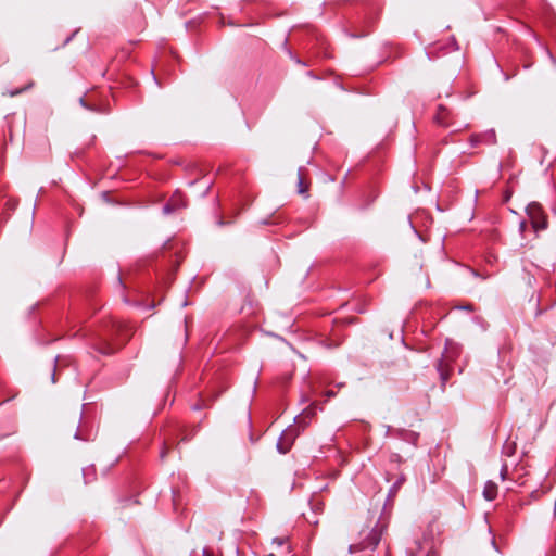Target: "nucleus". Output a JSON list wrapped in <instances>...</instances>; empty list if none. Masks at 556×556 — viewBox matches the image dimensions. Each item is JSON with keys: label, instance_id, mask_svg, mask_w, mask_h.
Wrapping results in <instances>:
<instances>
[{"label": "nucleus", "instance_id": "a211bd4d", "mask_svg": "<svg viewBox=\"0 0 556 556\" xmlns=\"http://www.w3.org/2000/svg\"><path fill=\"white\" fill-rule=\"evenodd\" d=\"M273 543H276L278 546H282L285 544V539H282V538H275L273 540Z\"/></svg>", "mask_w": 556, "mask_h": 556}, {"label": "nucleus", "instance_id": "7c9ffc66", "mask_svg": "<svg viewBox=\"0 0 556 556\" xmlns=\"http://www.w3.org/2000/svg\"><path fill=\"white\" fill-rule=\"evenodd\" d=\"M309 522H313V523H317V520H311L308 518H306Z\"/></svg>", "mask_w": 556, "mask_h": 556}, {"label": "nucleus", "instance_id": "393cba45", "mask_svg": "<svg viewBox=\"0 0 556 556\" xmlns=\"http://www.w3.org/2000/svg\"><path fill=\"white\" fill-rule=\"evenodd\" d=\"M308 401H309V397L307 395H302V397H301L302 403H307Z\"/></svg>", "mask_w": 556, "mask_h": 556}, {"label": "nucleus", "instance_id": "ddd939ff", "mask_svg": "<svg viewBox=\"0 0 556 556\" xmlns=\"http://www.w3.org/2000/svg\"><path fill=\"white\" fill-rule=\"evenodd\" d=\"M480 142H482V135H472L470 137L471 147H477Z\"/></svg>", "mask_w": 556, "mask_h": 556}, {"label": "nucleus", "instance_id": "f3484780", "mask_svg": "<svg viewBox=\"0 0 556 556\" xmlns=\"http://www.w3.org/2000/svg\"><path fill=\"white\" fill-rule=\"evenodd\" d=\"M103 354H111L114 352V349L111 345H106L103 350L100 351Z\"/></svg>", "mask_w": 556, "mask_h": 556}, {"label": "nucleus", "instance_id": "423d86ee", "mask_svg": "<svg viewBox=\"0 0 556 556\" xmlns=\"http://www.w3.org/2000/svg\"><path fill=\"white\" fill-rule=\"evenodd\" d=\"M497 495V485L493 481H488L483 489V497L486 501H493Z\"/></svg>", "mask_w": 556, "mask_h": 556}, {"label": "nucleus", "instance_id": "5701e85b", "mask_svg": "<svg viewBox=\"0 0 556 556\" xmlns=\"http://www.w3.org/2000/svg\"><path fill=\"white\" fill-rule=\"evenodd\" d=\"M74 438H75L76 440H85V439L81 437V434H80V432H79L78 430L75 432Z\"/></svg>", "mask_w": 556, "mask_h": 556}, {"label": "nucleus", "instance_id": "2eb2a0df", "mask_svg": "<svg viewBox=\"0 0 556 556\" xmlns=\"http://www.w3.org/2000/svg\"><path fill=\"white\" fill-rule=\"evenodd\" d=\"M277 450L281 454H286L288 452V447L283 446L282 435L279 438V440L277 442Z\"/></svg>", "mask_w": 556, "mask_h": 556}, {"label": "nucleus", "instance_id": "dca6fc26", "mask_svg": "<svg viewBox=\"0 0 556 556\" xmlns=\"http://www.w3.org/2000/svg\"><path fill=\"white\" fill-rule=\"evenodd\" d=\"M170 200H174V207H175V211L180 208V207H184L185 206V203L182 202L181 199H179L178 197H174L172 198Z\"/></svg>", "mask_w": 556, "mask_h": 556}, {"label": "nucleus", "instance_id": "473e14b6", "mask_svg": "<svg viewBox=\"0 0 556 556\" xmlns=\"http://www.w3.org/2000/svg\"><path fill=\"white\" fill-rule=\"evenodd\" d=\"M201 407L199 405H195L193 409H200Z\"/></svg>", "mask_w": 556, "mask_h": 556}, {"label": "nucleus", "instance_id": "7ed1b4c3", "mask_svg": "<svg viewBox=\"0 0 556 556\" xmlns=\"http://www.w3.org/2000/svg\"><path fill=\"white\" fill-rule=\"evenodd\" d=\"M527 214L531 219L533 228L538 230H544L547 228V219L544 215L542 206L538 202H531L527 205Z\"/></svg>", "mask_w": 556, "mask_h": 556}, {"label": "nucleus", "instance_id": "0eeeda50", "mask_svg": "<svg viewBox=\"0 0 556 556\" xmlns=\"http://www.w3.org/2000/svg\"><path fill=\"white\" fill-rule=\"evenodd\" d=\"M448 111L443 105H440L435 115V122L443 126L448 127L451 124L447 122Z\"/></svg>", "mask_w": 556, "mask_h": 556}, {"label": "nucleus", "instance_id": "cd10ccee", "mask_svg": "<svg viewBox=\"0 0 556 556\" xmlns=\"http://www.w3.org/2000/svg\"><path fill=\"white\" fill-rule=\"evenodd\" d=\"M51 380H52V382H55V369L53 370V372L51 375Z\"/></svg>", "mask_w": 556, "mask_h": 556}, {"label": "nucleus", "instance_id": "a878e982", "mask_svg": "<svg viewBox=\"0 0 556 556\" xmlns=\"http://www.w3.org/2000/svg\"><path fill=\"white\" fill-rule=\"evenodd\" d=\"M166 453H167V450H166V447H164V448L161 451L160 457L163 459V458L165 457Z\"/></svg>", "mask_w": 556, "mask_h": 556}, {"label": "nucleus", "instance_id": "20e7f679", "mask_svg": "<svg viewBox=\"0 0 556 556\" xmlns=\"http://www.w3.org/2000/svg\"><path fill=\"white\" fill-rule=\"evenodd\" d=\"M386 429V437H389L391 434H395L396 437L406 440V441H416L418 439V434L412 431L403 430V429H396L393 430L391 426H383Z\"/></svg>", "mask_w": 556, "mask_h": 556}, {"label": "nucleus", "instance_id": "aec40b11", "mask_svg": "<svg viewBox=\"0 0 556 556\" xmlns=\"http://www.w3.org/2000/svg\"><path fill=\"white\" fill-rule=\"evenodd\" d=\"M117 283H118L119 288L124 289V283H123L121 274L117 275Z\"/></svg>", "mask_w": 556, "mask_h": 556}, {"label": "nucleus", "instance_id": "1a4fd4ad", "mask_svg": "<svg viewBox=\"0 0 556 556\" xmlns=\"http://www.w3.org/2000/svg\"><path fill=\"white\" fill-rule=\"evenodd\" d=\"M483 140L488 143H495V141H496L495 131L493 129H491V130H488L486 132H484L482 135V141Z\"/></svg>", "mask_w": 556, "mask_h": 556}, {"label": "nucleus", "instance_id": "b1692460", "mask_svg": "<svg viewBox=\"0 0 556 556\" xmlns=\"http://www.w3.org/2000/svg\"><path fill=\"white\" fill-rule=\"evenodd\" d=\"M203 556H214V555L207 548H204Z\"/></svg>", "mask_w": 556, "mask_h": 556}, {"label": "nucleus", "instance_id": "9d476101", "mask_svg": "<svg viewBox=\"0 0 556 556\" xmlns=\"http://www.w3.org/2000/svg\"><path fill=\"white\" fill-rule=\"evenodd\" d=\"M298 187H299V193L304 194L306 192V189L303 187V168H299L298 173Z\"/></svg>", "mask_w": 556, "mask_h": 556}, {"label": "nucleus", "instance_id": "6ab92c4d", "mask_svg": "<svg viewBox=\"0 0 556 556\" xmlns=\"http://www.w3.org/2000/svg\"><path fill=\"white\" fill-rule=\"evenodd\" d=\"M22 91H23V89H15V90H13V91H10V96H11V97H14V96H16V94H20Z\"/></svg>", "mask_w": 556, "mask_h": 556}, {"label": "nucleus", "instance_id": "4468645a", "mask_svg": "<svg viewBox=\"0 0 556 556\" xmlns=\"http://www.w3.org/2000/svg\"><path fill=\"white\" fill-rule=\"evenodd\" d=\"M503 453L507 456H511L514 454V445L505 443V445L503 446Z\"/></svg>", "mask_w": 556, "mask_h": 556}, {"label": "nucleus", "instance_id": "f03ea898", "mask_svg": "<svg viewBox=\"0 0 556 556\" xmlns=\"http://www.w3.org/2000/svg\"><path fill=\"white\" fill-rule=\"evenodd\" d=\"M459 353L460 346L458 345V343L454 342L451 339H446L445 349L442 353L441 358L437 363V370L440 375L442 386L446 383L450 377L447 370L450 362L454 361L459 355Z\"/></svg>", "mask_w": 556, "mask_h": 556}, {"label": "nucleus", "instance_id": "c85d7f7f", "mask_svg": "<svg viewBox=\"0 0 556 556\" xmlns=\"http://www.w3.org/2000/svg\"><path fill=\"white\" fill-rule=\"evenodd\" d=\"M459 308H460V309H471V306H470V305H467V306H460Z\"/></svg>", "mask_w": 556, "mask_h": 556}, {"label": "nucleus", "instance_id": "6e6552de", "mask_svg": "<svg viewBox=\"0 0 556 556\" xmlns=\"http://www.w3.org/2000/svg\"><path fill=\"white\" fill-rule=\"evenodd\" d=\"M404 477H400L390 488L388 493V501H392L395 496L399 490L401 489L402 484L404 483Z\"/></svg>", "mask_w": 556, "mask_h": 556}, {"label": "nucleus", "instance_id": "bb28decb", "mask_svg": "<svg viewBox=\"0 0 556 556\" xmlns=\"http://www.w3.org/2000/svg\"><path fill=\"white\" fill-rule=\"evenodd\" d=\"M79 102H80V104H81L83 106H85V108H87V109H90L89 106H87V104H86V102H85V100H84L83 98H80Z\"/></svg>", "mask_w": 556, "mask_h": 556}, {"label": "nucleus", "instance_id": "f257e3e1", "mask_svg": "<svg viewBox=\"0 0 556 556\" xmlns=\"http://www.w3.org/2000/svg\"><path fill=\"white\" fill-rule=\"evenodd\" d=\"M383 526L377 522L371 529H364L359 532V542L349 546L350 553L357 551L375 549L382 536Z\"/></svg>", "mask_w": 556, "mask_h": 556}, {"label": "nucleus", "instance_id": "39448f33", "mask_svg": "<svg viewBox=\"0 0 556 556\" xmlns=\"http://www.w3.org/2000/svg\"><path fill=\"white\" fill-rule=\"evenodd\" d=\"M315 415L314 407H306L300 415H298L294 418V421L298 424L299 427L304 429L307 425V422L304 421V419L308 418L311 419Z\"/></svg>", "mask_w": 556, "mask_h": 556}, {"label": "nucleus", "instance_id": "c756f323", "mask_svg": "<svg viewBox=\"0 0 556 556\" xmlns=\"http://www.w3.org/2000/svg\"><path fill=\"white\" fill-rule=\"evenodd\" d=\"M525 225H526V224H525V222H521V223H520V230H521V231L525 229Z\"/></svg>", "mask_w": 556, "mask_h": 556}, {"label": "nucleus", "instance_id": "2f4dec72", "mask_svg": "<svg viewBox=\"0 0 556 556\" xmlns=\"http://www.w3.org/2000/svg\"><path fill=\"white\" fill-rule=\"evenodd\" d=\"M71 39H72V37H68V38L66 39L65 43L70 42V41H71Z\"/></svg>", "mask_w": 556, "mask_h": 556}, {"label": "nucleus", "instance_id": "4be33fe9", "mask_svg": "<svg viewBox=\"0 0 556 556\" xmlns=\"http://www.w3.org/2000/svg\"><path fill=\"white\" fill-rule=\"evenodd\" d=\"M334 395H336V392H334V391H332V390H329V391H327V392H326V396H327L328 399L333 397Z\"/></svg>", "mask_w": 556, "mask_h": 556}, {"label": "nucleus", "instance_id": "f8f14e48", "mask_svg": "<svg viewBox=\"0 0 556 556\" xmlns=\"http://www.w3.org/2000/svg\"><path fill=\"white\" fill-rule=\"evenodd\" d=\"M175 212V207H174V200H170L168 203H166L164 206H163V213L165 215H168L170 213Z\"/></svg>", "mask_w": 556, "mask_h": 556}, {"label": "nucleus", "instance_id": "412c9836", "mask_svg": "<svg viewBox=\"0 0 556 556\" xmlns=\"http://www.w3.org/2000/svg\"><path fill=\"white\" fill-rule=\"evenodd\" d=\"M506 472H507V466H503V468L501 470V477H502L503 480L505 479Z\"/></svg>", "mask_w": 556, "mask_h": 556}, {"label": "nucleus", "instance_id": "9b49d317", "mask_svg": "<svg viewBox=\"0 0 556 556\" xmlns=\"http://www.w3.org/2000/svg\"><path fill=\"white\" fill-rule=\"evenodd\" d=\"M93 471H94L93 467H88V468L83 469V476H84L85 483H89L92 480Z\"/></svg>", "mask_w": 556, "mask_h": 556}]
</instances>
